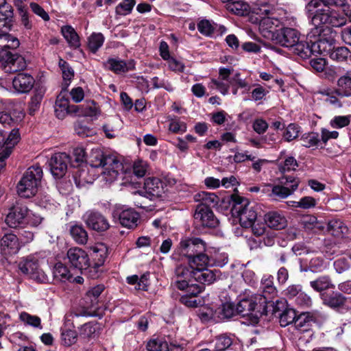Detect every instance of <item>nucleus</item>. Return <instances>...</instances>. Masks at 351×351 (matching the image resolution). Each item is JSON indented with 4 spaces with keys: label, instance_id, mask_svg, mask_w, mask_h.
Returning a JSON list of instances; mask_svg holds the SVG:
<instances>
[{
    "label": "nucleus",
    "instance_id": "1",
    "mask_svg": "<svg viewBox=\"0 0 351 351\" xmlns=\"http://www.w3.org/2000/svg\"><path fill=\"white\" fill-rule=\"evenodd\" d=\"M205 251L206 243L202 239L184 237L180 240L174 255H178L180 259L186 258L190 267L208 266L210 259Z\"/></svg>",
    "mask_w": 351,
    "mask_h": 351
},
{
    "label": "nucleus",
    "instance_id": "2",
    "mask_svg": "<svg viewBox=\"0 0 351 351\" xmlns=\"http://www.w3.org/2000/svg\"><path fill=\"white\" fill-rule=\"evenodd\" d=\"M92 167H102L101 172L106 182H112L119 176V171H123V164L112 155H105L100 149H93L89 157Z\"/></svg>",
    "mask_w": 351,
    "mask_h": 351
},
{
    "label": "nucleus",
    "instance_id": "3",
    "mask_svg": "<svg viewBox=\"0 0 351 351\" xmlns=\"http://www.w3.org/2000/svg\"><path fill=\"white\" fill-rule=\"evenodd\" d=\"M255 13L258 16L259 31L265 38L273 40L278 32L277 27L280 21L276 17V9L269 3L260 5L255 8Z\"/></svg>",
    "mask_w": 351,
    "mask_h": 351
},
{
    "label": "nucleus",
    "instance_id": "4",
    "mask_svg": "<svg viewBox=\"0 0 351 351\" xmlns=\"http://www.w3.org/2000/svg\"><path fill=\"white\" fill-rule=\"evenodd\" d=\"M232 206L231 212L232 216L239 219L241 226L250 228L257 219L259 208L254 203L250 202L247 199L237 195L231 197Z\"/></svg>",
    "mask_w": 351,
    "mask_h": 351
},
{
    "label": "nucleus",
    "instance_id": "5",
    "mask_svg": "<svg viewBox=\"0 0 351 351\" xmlns=\"http://www.w3.org/2000/svg\"><path fill=\"white\" fill-rule=\"evenodd\" d=\"M43 172L40 166L34 165L29 167L17 184L18 194L25 198L36 195L41 183Z\"/></svg>",
    "mask_w": 351,
    "mask_h": 351
},
{
    "label": "nucleus",
    "instance_id": "6",
    "mask_svg": "<svg viewBox=\"0 0 351 351\" xmlns=\"http://www.w3.org/2000/svg\"><path fill=\"white\" fill-rule=\"evenodd\" d=\"M346 21L347 19L344 15L329 8L316 10L312 16V22L316 26L326 25L339 27L346 25Z\"/></svg>",
    "mask_w": 351,
    "mask_h": 351
},
{
    "label": "nucleus",
    "instance_id": "7",
    "mask_svg": "<svg viewBox=\"0 0 351 351\" xmlns=\"http://www.w3.org/2000/svg\"><path fill=\"white\" fill-rule=\"evenodd\" d=\"M279 182L280 184L273 186L271 194L280 199H285L296 191L300 180L295 177L284 176L279 179Z\"/></svg>",
    "mask_w": 351,
    "mask_h": 351
},
{
    "label": "nucleus",
    "instance_id": "8",
    "mask_svg": "<svg viewBox=\"0 0 351 351\" xmlns=\"http://www.w3.org/2000/svg\"><path fill=\"white\" fill-rule=\"evenodd\" d=\"M19 269L24 274L38 282L46 280L43 271L40 268L38 259L34 257H27L19 262Z\"/></svg>",
    "mask_w": 351,
    "mask_h": 351
},
{
    "label": "nucleus",
    "instance_id": "9",
    "mask_svg": "<svg viewBox=\"0 0 351 351\" xmlns=\"http://www.w3.org/2000/svg\"><path fill=\"white\" fill-rule=\"evenodd\" d=\"M70 163L73 165L67 154L64 152L54 154L49 160L50 171L53 176L60 178L64 176Z\"/></svg>",
    "mask_w": 351,
    "mask_h": 351
},
{
    "label": "nucleus",
    "instance_id": "10",
    "mask_svg": "<svg viewBox=\"0 0 351 351\" xmlns=\"http://www.w3.org/2000/svg\"><path fill=\"white\" fill-rule=\"evenodd\" d=\"M67 258L72 267L83 273L90 265L89 258L87 253L80 247L70 248L67 252Z\"/></svg>",
    "mask_w": 351,
    "mask_h": 351
},
{
    "label": "nucleus",
    "instance_id": "11",
    "mask_svg": "<svg viewBox=\"0 0 351 351\" xmlns=\"http://www.w3.org/2000/svg\"><path fill=\"white\" fill-rule=\"evenodd\" d=\"M123 167L124 170H120L119 173V176H123L122 180H123V184H134L135 182L133 180L134 176L142 178L145 175L147 171V164L142 160L134 162L132 171L129 165H123Z\"/></svg>",
    "mask_w": 351,
    "mask_h": 351
},
{
    "label": "nucleus",
    "instance_id": "12",
    "mask_svg": "<svg viewBox=\"0 0 351 351\" xmlns=\"http://www.w3.org/2000/svg\"><path fill=\"white\" fill-rule=\"evenodd\" d=\"M194 219L197 223L204 227L215 228L218 224V219L210 208L204 205H197L194 213Z\"/></svg>",
    "mask_w": 351,
    "mask_h": 351
},
{
    "label": "nucleus",
    "instance_id": "13",
    "mask_svg": "<svg viewBox=\"0 0 351 351\" xmlns=\"http://www.w3.org/2000/svg\"><path fill=\"white\" fill-rule=\"evenodd\" d=\"M336 32L330 28L323 29L319 34V38L314 42V49L318 51V54H325L331 51L335 43Z\"/></svg>",
    "mask_w": 351,
    "mask_h": 351
},
{
    "label": "nucleus",
    "instance_id": "14",
    "mask_svg": "<svg viewBox=\"0 0 351 351\" xmlns=\"http://www.w3.org/2000/svg\"><path fill=\"white\" fill-rule=\"evenodd\" d=\"M300 36V33L295 29L281 27L273 41L283 47H291L299 40Z\"/></svg>",
    "mask_w": 351,
    "mask_h": 351
},
{
    "label": "nucleus",
    "instance_id": "15",
    "mask_svg": "<svg viewBox=\"0 0 351 351\" xmlns=\"http://www.w3.org/2000/svg\"><path fill=\"white\" fill-rule=\"evenodd\" d=\"M87 226L97 232H104L110 228L108 219L101 213L88 211L84 215Z\"/></svg>",
    "mask_w": 351,
    "mask_h": 351
},
{
    "label": "nucleus",
    "instance_id": "16",
    "mask_svg": "<svg viewBox=\"0 0 351 351\" xmlns=\"http://www.w3.org/2000/svg\"><path fill=\"white\" fill-rule=\"evenodd\" d=\"M193 269L186 266L179 265L176 268L175 276L173 279L174 286L180 290H184L189 283L194 281Z\"/></svg>",
    "mask_w": 351,
    "mask_h": 351
},
{
    "label": "nucleus",
    "instance_id": "17",
    "mask_svg": "<svg viewBox=\"0 0 351 351\" xmlns=\"http://www.w3.org/2000/svg\"><path fill=\"white\" fill-rule=\"evenodd\" d=\"M273 311L278 313L280 325L284 327L293 323L297 317L295 310L287 308L286 301L283 300L276 302Z\"/></svg>",
    "mask_w": 351,
    "mask_h": 351
},
{
    "label": "nucleus",
    "instance_id": "18",
    "mask_svg": "<svg viewBox=\"0 0 351 351\" xmlns=\"http://www.w3.org/2000/svg\"><path fill=\"white\" fill-rule=\"evenodd\" d=\"M80 106L70 105L68 99L62 95V92L58 96L55 104L56 116L59 119H63L68 114H77L79 112Z\"/></svg>",
    "mask_w": 351,
    "mask_h": 351
},
{
    "label": "nucleus",
    "instance_id": "19",
    "mask_svg": "<svg viewBox=\"0 0 351 351\" xmlns=\"http://www.w3.org/2000/svg\"><path fill=\"white\" fill-rule=\"evenodd\" d=\"M5 55L3 69L6 73H16L25 69L26 62L22 56L18 54H12L10 51H2Z\"/></svg>",
    "mask_w": 351,
    "mask_h": 351
},
{
    "label": "nucleus",
    "instance_id": "20",
    "mask_svg": "<svg viewBox=\"0 0 351 351\" xmlns=\"http://www.w3.org/2000/svg\"><path fill=\"white\" fill-rule=\"evenodd\" d=\"M144 189L147 198L149 199L160 197L165 192L164 184L157 178H147L144 183Z\"/></svg>",
    "mask_w": 351,
    "mask_h": 351
},
{
    "label": "nucleus",
    "instance_id": "21",
    "mask_svg": "<svg viewBox=\"0 0 351 351\" xmlns=\"http://www.w3.org/2000/svg\"><path fill=\"white\" fill-rule=\"evenodd\" d=\"M0 248L2 255L5 258L16 254L20 249L18 238L14 234H5L1 239Z\"/></svg>",
    "mask_w": 351,
    "mask_h": 351
},
{
    "label": "nucleus",
    "instance_id": "22",
    "mask_svg": "<svg viewBox=\"0 0 351 351\" xmlns=\"http://www.w3.org/2000/svg\"><path fill=\"white\" fill-rule=\"evenodd\" d=\"M27 215V209L25 206H13L10 209L5 221L10 227L15 228L22 224Z\"/></svg>",
    "mask_w": 351,
    "mask_h": 351
},
{
    "label": "nucleus",
    "instance_id": "23",
    "mask_svg": "<svg viewBox=\"0 0 351 351\" xmlns=\"http://www.w3.org/2000/svg\"><path fill=\"white\" fill-rule=\"evenodd\" d=\"M273 279L271 276H264L262 278L261 289H263V294L256 295L261 305L266 304L276 295V289L274 285Z\"/></svg>",
    "mask_w": 351,
    "mask_h": 351
},
{
    "label": "nucleus",
    "instance_id": "24",
    "mask_svg": "<svg viewBox=\"0 0 351 351\" xmlns=\"http://www.w3.org/2000/svg\"><path fill=\"white\" fill-rule=\"evenodd\" d=\"M320 298L324 305L333 309L343 307L347 300L341 293L333 290L323 293Z\"/></svg>",
    "mask_w": 351,
    "mask_h": 351
},
{
    "label": "nucleus",
    "instance_id": "25",
    "mask_svg": "<svg viewBox=\"0 0 351 351\" xmlns=\"http://www.w3.org/2000/svg\"><path fill=\"white\" fill-rule=\"evenodd\" d=\"M104 65L108 70L116 74L126 73L134 69V62L133 60L125 62L119 58H110L104 63Z\"/></svg>",
    "mask_w": 351,
    "mask_h": 351
},
{
    "label": "nucleus",
    "instance_id": "26",
    "mask_svg": "<svg viewBox=\"0 0 351 351\" xmlns=\"http://www.w3.org/2000/svg\"><path fill=\"white\" fill-rule=\"evenodd\" d=\"M34 79L29 74L20 73L12 80L14 89L19 93L29 92L33 88Z\"/></svg>",
    "mask_w": 351,
    "mask_h": 351
},
{
    "label": "nucleus",
    "instance_id": "27",
    "mask_svg": "<svg viewBox=\"0 0 351 351\" xmlns=\"http://www.w3.org/2000/svg\"><path fill=\"white\" fill-rule=\"evenodd\" d=\"M193 269V280L202 285H210L215 280V274L213 271L208 269L207 266L190 267Z\"/></svg>",
    "mask_w": 351,
    "mask_h": 351
},
{
    "label": "nucleus",
    "instance_id": "28",
    "mask_svg": "<svg viewBox=\"0 0 351 351\" xmlns=\"http://www.w3.org/2000/svg\"><path fill=\"white\" fill-rule=\"evenodd\" d=\"M265 223L270 228L282 230L287 227V220L285 216L278 211H270L264 216Z\"/></svg>",
    "mask_w": 351,
    "mask_h": 351
},
{
    "label": "nucleus",
    "instance_id": "29",
    "mask_svg": "<svg viewBox=\"0 0 351 351\" xmlns=\"http://www.w3.org/2000/svg\"><path fill=\"white\" fill-rule=\"evenodd\" d=\"M310 287L316 292L319 293V295L330 289L335 288L331 278L328 275H322L316 279L310 281Z\"/></svg>",
    "mask_w": 351,
    "mask_h": 351
},
{
    "label": "nucleus",
    "instance_id": "30",
    "mask_svg": "<svg viewBox=\"0 0 351 351\" xmlns=\"http://www.w3.org/2000/svg\"><path fill=\"white\" fill-rule=\"evenodd\" d=\"M335 93L341 97L351 96V70L339 77Z\"/></svg>",
    "mask_w": 351,
    "mask_h": 351
},
{
    "label": "nucleus",
    "instance_id": "31",
    "mask_svg": "<svg viewBox=\"0 0 351 351\" xmlns=\"http://www.w3.org/2000/svg\"><path fill=\"white\" fill-rule=\"evenodd\" d=\"M313 46L314 43L309 45L308 42L302 40L300 38L291 48L295 54L302 59H306L311 57V55L318 54V51L315 50Z\"/></svg>",
    "mask_w": 351,
    "mask_h": 351
},
{
    "label": "nucleus",
    "instance_id": "32",
    "mask_svg": "<svg viewBox=\"0 0 351 351\" xmlns=\"http://www.w3.org/2000/svg\"><path fill=\"white\" fill-rule=\"evenodd\" d=\"M138 219V213L132 208L124 209L119 214L120 223L121 226L128 228L136 227Z\"/></svg>",
    "mask_w": 351,
    "mask_h": 351
},
{
    "label": "nucleus",
    "instance_id": "33",
    "mask_svg": "<svg viewBox=\"0 0 351 351\" xmlns=\"http://www.w3.org/2000/svg\"><path fill=\"white\" fill-rule=\"evenodd\" d=\"M259 304L258 298L256 295L249 298L241 300L236 306L237 314L242 316L249 315Z\"/></svg>",
    "mask_w": 351,
    "mask_h": 351
},
{
    "label": "nucleus",
    "instance_id": "34",
    "mask_svg": "<svg viewBox=\"0 0 351 351\" xmlns=\"http://www.w3.org/2000/svg\"><path fill=\"white\" fill-rule=\"evenodd\" d=\"M285 295L289 298H296V302L301 306H308L311 303V298L302 291L300 285H293L287 287Z\"/></svg>",
    "mask_w": 351,
    "mask_h": 351
},
{
    "label": "nucleus",
    "instance_id": "35",
    "mask_svg": "<svg viewBox=\"0 0 351 351\" xmlns=\"http://www.w3.org/2000/svg\"><path fill=\"white\" fill-rule=\"evenodd\" d=\"M147 351H182L180 346L169 345L167 341L162 339H152L147 344Z\"/></svg>",
    "mask_w": 351,
    "mask_h": 351
},
{
    "label": "nucleus",
    "instance_id": "36",
    "mask_svg": "<svg viewBox=\"0 0 351 351\" xmlns=\"http://www.w3.org/2000/svg\"><path fill=\"white\" fill-rule=\"evenodd\" d=\"M61 32L69 45L74 49L80 46V38L75 30L70 25L62 27Z\"/></svg>",
    "mask_w": 351,
    "mask_h": 351
},
{
    "label": "nucleus",
    "instance_id": "37",
    "mask_svg": "<svg viewBox=\"0 0 351 351\" xmlns=\"http://www.w3.org/2000/svg\"><path fill=\"white\" fill-rule=\"evenodd\" d=\"M104 290L103 285H99L87 291L86 303L88 308H95L99 302V296Z\"/></svg>",
    "mask_w": 351,
    "mask_h": 351
},
{
    "label": "nucleus",
    "instance_id": "38",
    "mask_svg": "<svg viewBox=\"0 0 351 351\" xmlns=\"http://www.w3.org/2000/svg\"><path fill=\"white\" fill-rule=\"evenodd\" d=\"M348 228L343 222L339 219H332L328 223V231L334 237L341 238L348 232Z\"/></svg>",
    "mask_w": 351,
    "mask_h": 351
},
{
    "label": "nucleus",
    "instance_id": "39",
    "mask_svg": "<svg viewBox=\"0 0 351 351\" xmlns=\"http://www.w3.org/2000/svg\"><path fill=\"white\" fill-rule=\"evenodd\" d=\"M215 315L220 320L229 319L235 315H237L236 306L230 302L223 303L215 310Z\"/></svg>",
    "mask_w": 351,
    "mask_h": 351
},
{
    "label": "nucleus",
    "instance_id": "40",
    "mask_svg": "<svg viewBox=\"0 0 351 351\" xmlns=\"http://www.w3.org/2000/svg\"><path fill=\"white\" fill-rule=\"evenodd\" d=\"M197 202H201L198 205H204L207 208L214 207L218 204L219 197L215 193L202 191L195 196Z\"/></svg>",
    "mask_w": 351,
    "mask_h": 351
},
{
    "label": "nucleus",
    "instance_id": "41",
    "mask_svg": "<svg viewBox=\"0 0 351 351\" xmlns=\"http://www.w3.org/2000/svg\"><path fill=\"white\" fill-rule=\"evenodd\" d=\"M70 234L78 244L84 245L88 241V233L82 225L74 224L71 226Z\"/></svg>",
    "mask_w": 351,
    "mask_h": 351
},
{
    "label": "nucleus",
    "instance_id": "42",
    "mask_svg": "<svg viewBox=\"0 0 351 351\" xmlns=\"http://www.w3.org/2000/svg\"><path fill=\"white\" fill-rule=\"evenodd\" d=\"M322 1L325 5L343 6L346 0H311L306 5V10L311 16L314 14V10L317 8Z\"/></svg>",
    "mask_w": 351,
    "mask_h": 351
},
{
    "label": "nucleus",
    "instance_id": "43",
    "mask_svg": "<svg viewBox=\"0 0 351 351\" xmlns=\"http://www.w3.org/2000/svg\"><path fill=\"white\" fill-rule=\"evenodd\" d=\"M104 36L101 33H93L88 39V49L93 52L96 53L103 45Z\"/></svg>",
    "mask_w": 351,
    "mask_h": 351
},
{
    "label": "nucleus",
    "instance_id": "44",
    "mask_svg": "<svg viewBox=\"0 0 351 351\" xmlns=\"http://www.w3.org/2000/svg\"><path fill=\"white\" fill-rule=\"evenodd\" d=\"M327 53L330 55L331 59L338 62H343L348 58L350 51L346 47H333L331 51H328Z\"/></svg>",
    "mask_w": 351,
    "mask_h": 351
},
{
    "label": "nucleus",
    "instance_id": "45",
    "mask_svg": "<svg viewBox=\"0 0 351 351\" xmlns=\"http://www.w3.org/2000/svg\"><path fill=\"white\" fill-rule=\"evenodd\" d=\"M108 255L107 247L104 244H99L93 247V256L97 261L98 266L104 264Z\"/></svg>",
    "mask_w": 351,
    "mask_h": 351
},
{
    "label": "nucleus",
    "instance_id": "46",
    "mask_svg": "<svg viewBox=\"0 0 351 351\" xmlns=\"http://www.w3.org/2000/svg\"><path fill=\"white\" fill-rule=\"evenodd\" d=\"M228 10L237 15L244 16L248 14L249 6L241 0H238L234 3L228 4Z\"/></svg>",
    "mask_w": 351,
    "mask_h": 351
},
{
    "label": "nucleus",
    "instance_id": "47",
    "mask_svg": "<svg viewBox=\"0 0 351 351\" xmlns=\"http://www.w3.org/2000/svg\"><path fill=\"white\" fill-rule=\"evenodd\" d=\"M59 66L62 71L64 85L68 86L70 81L74 76V71L69 64L62 59L60 60Z\"/></svg>",
    "mask_w": 351,
    "mask_h": 351
},
{
    "label": "nucleus",
    "instance_id": "48",
    "mask_svg": "<svg viewBox=\"0 0 351 351\" xmlns=\"http://www.w3.org/2000/svg\"><path fill=\"white\" fill-rule=\"evenodd\" d=\"M80 110H81L80 108ZM77 114L79 115L94 117H97L98 114H100V110L99 106L95 101H90L89 102H87L83 110H79V112Z\"/></svg>",
    "mask_w": 351,
    "mask_h": 351
},
{
    "label": "nucleus",
    "instance_id": "49",
    "mask_svg": "<svg viewBox=\"0 0 351 351\" xmlns=\"http://www.w3.org/2000/svg\"><path fill=\"white\" fill-rule=\"evenodd\" d=\"M302 145L306 147H311L317 146L319 143L321 142L319 135L317 132H310L302 135L301 138Z\"/></svg>",
    "mask_w": 351,
    "mask_h": 351
},
{
    "label": "nucleus",
    "instance_id": "50",
    "mask_svg": "<svg viewBox=\"0 0 351 351\" xmlns=\"http://www.w3.org/2000/svg\"><path fill=\"white\" fill-rule=\"evenodd\" d=\"M96 328L92 322L86 323L79 328V336L84 340H89L95 336Z\"/></svg>",
    "mask_w": 351,
    "mask_h": 351
},
{
    "label": "nucleus",
    "instance_id": "51",
    "mask_svg": "<svg viewBox=\"0 0 351 351\" xmlns=\"http://www.w3.org/2000/svg\"><path fill=\"white\" fill-rule=\"evenodd\" d=\"M54 276L61 280H70L72 276L68 268L61 263L55 265L53 271Z\"/></svg>",
    "mask_w": 351,
    "mask_h": 351
},
{
    "label": "nucleus",
    "instance_id": "52",
    "mask_svg": "<svg viewBox=\"0 0 351 351\" xmlns=\"http://www.w3.org/2000/svg\"><path fill=\"white\" fill-rule=\"evenodd\" d=\"M24 117L22 112H19L18 115L13 117L10 113L0 110V123L3 125H10L12 123L20 121Z\"/></svg>",
    "mask_w": 351,
    "mask_h": 351
},
{
    "label": "nucleus",
    "instance_id": "53",
    "mask_svg": "<svg viewBox=\"0 0 351 351\" xmlns=\"http://www.w3.org/2000/svg\"><path fill=\"white\" fill-rule=\"evenodd\" d=\"M135 3V0H123L116 7V13L119 15H127L132 12Z\"/></svg>",
    "mask_w": 351,
    "mask_h": 351
},
{
    "label": "nucleus",
    "instance_id": "54",
    "mask_svg": "<svg viewBox=\"0 0 351 351\" xmlns=\"http://www.w3.org/2000/svg\"><path fill=\"white\" fill-rule=\"evenodd\" d=\"M20 319L25 324L41 328V321L38 316L32 315L26 312H22L20 314Z\"/></svg>",
    "mask_w": 351,
    "mask_h": 351
},
{
    "label": "nucleus",
    "instance_id": "55",
    "mask_svg": "<svg viewBox=\"0 0 351 351\" xmlns=\"http://www.w3.org/2000/svg\"><path fill=\"white\" fill-rule=\"evenodd\" d=\"M311 319L305 313H302L296 317L294 321L295 327L300 330L306 331L308 329L311 324Z\"/></svg>",
    "mask_w": 351,
    "mask_h": 351
},
{
    "label": "nucleus",
    "instance_id": "56",
    "mask_svg": "<svg viewBox=\"0 0 351 351\" xmlns=\"http://www.w3.org/2000/svg\"><path fill=\"white\" fill-rule=\"evenodd\" d=\"M232 345V339L226 335H221L216 337L215 351H224Z\"/></svg>",
    "mask_w": 351,
    "mask_h": 351
},
{
    "label": "nucleus",
    "instance_id": "57",
    "mask_svg": "<svg viewBox=\"0 0 351 351\" xmlns=\"http://www.w3.org/2000/svg\"><path fill=\"white\" fill-rule=\"evenodd\" d=\"M297 160L292 156H289L285 159L283 163L278 166L279 171L281 173L295 170L298 167Z\"/></svg>",
    "mask_w": 351,
    "mask_h": 351
},
{
    "label": "nucleus",
    "instance_id": "58",
    "mask_svg": "<svg viewBox=\"0 0 351 351\" xmlns=\"http://www.w3.org/2000/svg\"><path fill=\"white\" fill-rule=\"evenodd\" d=\"M351 116H336L330 121V125L334 128H341L348 125Z\"/></svg>",
    "mask_w": 351,
    "mask_h": 351
},
{
    "label": "nucleus",
    "instance_id": "59",
    "mask_svg": "<svg viewBox=\"0 0 351 351\" xmlns=\"http://www.w3.org/2000/svg\"><path fill=\"white\" fill-rule=\"evenodd\" d=\"M197 29L202 34L206 36H211L215 30L214 27L208 20H202L197 24Z\"/></svg>",
    "mask_w": 351,
    "mask_h": 351
},
{
    "label": "nucleus",
    "instance_id": "60",
    "mask_svg": "<svg viewBox=\"0 0 351 351\" xmlns=\"http://www.w3.org/2000/svg\"><path fill=\"white\" fill-rule=\"evenodd\" d=\"M169 129L173 133H184L186 131V125L184 122L174 119L170 121Z\"/></svg>",
    "mask_w": 351,
    "mask_h": 351
},
{
    "label": "nucleus",
    "instance_id": "61",
    "mask_svg": "<svg viewBox=\"0 0 351 351\" xmlns=\"http://www.w3.org/2000/svg\"><path fill=\"white\" fill-rule=\"evenodd\" d=\"M77 335L75 331L66 330L62 332V340L64 345L70 346L77 341Z\"/></svg>",
    "mask_w": 351,
    "mask_h": 351
},
{
    "label": "nucleus",
    "instance_id": "62",
    "mask_svg": "<svg viewBox=\"0 0 351 351\" xmlns=\"http://www.w3.org/2000/svg\"><path fill=\"white\" fill-rule=\"evenodd\" d=\"M19 16L21 17V25L24 27V28L27 30H29L32 27V23L29 20L28 14H27V8H17Z\"/></svg>",
    "mask_w": 351,
    "mask_h": 351
},
{
    "label": "nucleus",
    "instance_id": "63",
    "mask_svg": "<svg viewBox=\"0 0 351 351\" xmlns=\"http://www.w3.org/2000/svg\"><path fill=\"white\" fill-rule=\"evenodd\" d=\"M43 96L39 93L35 94L32 97L31 101L29 103V114L31 115L34 114L35 112L39 108Z\"/></svg>",
    "mask_w": 351,
    "mask_h": 351
},
{
    "label": "nucleus",
    "instance_id": "64",
    "mask_svg": "<svg viewBox=\"0 0 351 351\" xmlns=\"http://www.w3.org/2000/svg\"><path fill=\"white\" fill-rule=\"evenodd\" d=\"M152 82L154 88H164L169 92L173 90L171 84L166 80H160L158 77H154Z\"/></svg>",
    "mask_w": 351,
    "mask_h": 351
}]
</instances>
